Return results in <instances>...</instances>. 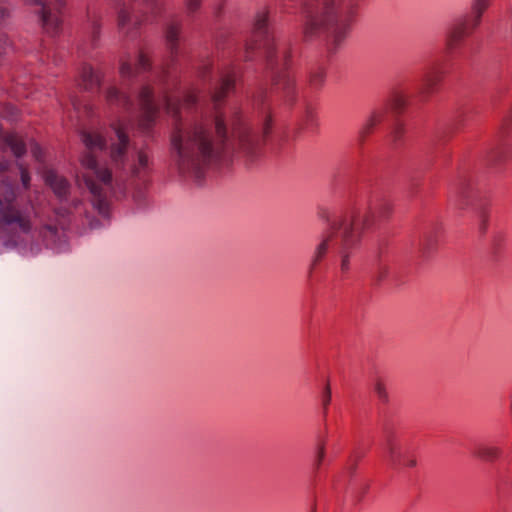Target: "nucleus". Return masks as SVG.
<instances>
[{"label": "nucleus", "mask_w": 512, "mask_h": 512, "mask_svg": "<svg viewBox=\"0 0 512 512\" xmlns=\"http://www.w3.org/2000/svg\"><path fill=\"white\" fill-rule=\"evenodd\" d=\"M490 0H475L472 6V11L469 16H467L456 32V37L458 39L468 35L471 33L481 21L482 14L489 6Z\"/></svg>", "instance_id": "obj_12"}, {"label": "nucleus", "mask_w": 512, "mask_h": 512, "mask_svg": "<svg viewBox=\"0 0 512 512\" xmlns=\"http://www.w3.org/2000/svg\"><path fill=\"white\" fill-rule=\"evenodd\" d=\"M150 68V61L142 51H138L135 57L126 55L120 60V76L123 87L137 79L142 72ZM176 82L169 83L163 73L157 87L142 85L134 104L123 91L116 86H111L106 92V103L110 107H116L132 114L146 123H153L160 114L161 109L174 118H181L182 110H190L197 105V95L193 90L175 92Z\"/></svg>", "instance_id": "obj_3"}, {"label": "nucleus", "mask_w": 512, "mask_h": 512, "mask_svg": "<svg viewBox=\"0 0 512 512\" xmlns=\"http://www.w3.org/2000/svg\"><path fill=\"white\" fill-rule=\"evenodd\" d=\"M470 191L471 183L466 179L459 180L453 188V193L455 197H458L463 200L469 197Z\"/></svg>", "instance_id": "obj_22"}, {"label": "nucleus", "mask_w": 512, "mask_h": 512, "mask_svg": "<svg viewBox=\"0 0 512 512\" xmlns=\"http://www.w3.org/2000/svg\"><path fill=\"white\" fill-rule=\"evenodd\" d=\"M331 401V390L329 384H327L324 388L323 395H322V404L324 408H327V406L330 404Z\"/></svg>", "instance_id": "obj_32"}, {"label": "nucleus", "mask_w": 512, "mask_h": 512, "mask_svg": "<svg viewBox=\"0 0 512 512\" xmlns=\"http://www.w3.org/2000/svg\"><path fill=\"white\" fill-rule=\"evenodd\" d=\"M101 19L102 16L99 12L88 11L86 31L92 47H95L100 39Z\"/></svg>", "instance_id": "obj_17"}, {"label": "nucleus", "mask_w": 512, "mask_h": 512, "mask_svg": "<svg viewBox=\"0 0 512 512\" xmlns=\"http://www.w3.org/2000/svg\"><path fill=\"white\" fill-rule=\"evenodd\" d=\"M381 125H395L394 114L391 115L388 104L375 107L367 115L363 128H375Z\"/></svg>", "instance_id": "obj_14"}, {"label": "nucleus", "mask_w": 512, "mask_h": 512, "mask_svg": "<svg viewBox=\"0 0 512 512\" xmlns=\"http://www.w3.org/2000/svg\"><path fill=\"white\" fill-rule=\"evenodd\" d=\"M427 241H428L427 246H428L429 248H430V247L433 245V243L435 242V240H430V239H429V240H427Z\"/></svg>", "instance_id": "obj_39"}, {"label": "nucleus", "mask_w": 512, "mask_h": 512, "mask_svg": "<svg viewBox=\"0 0 512 512\" xmlns=\"http://www.w3.org/2000/svg\"><path fill=\"white\" fill-rule=\"evenodd\" d=\"M324 457H325L324 444H319L318 450H317V455H316V465L317 466L321 465L322 461L324 460Z\"/></svg>", "instance_id": "obj_34"}, {"label": "nucleus", "mask_w": 512, "mask_h": 512, "mask_svg": "<svg viewBox=\"0 0 512 512\" xmlns=\"http://www.w3.org/2000/svg\"><path fill=\"white\" fill-rule=\"evenodd\" d=\"M509 158L508 152L500 150L494 155V161L496 164L505 162Z\"/></svg>", "instance_id": "obj_33"}, {"label": "nucleus", "mask_w": 512, "mask_h": 512, "mask_svg": "<svg viewBox=\"0 0 512 512\" xmlns=\"http://www.w3.org/2000/svg\"><path fill=\"white\" fill-rule=\"evenodd\" d=\"M70 105L73 109V113L76 118L83 119V118H90L94 115V108L93 106L88 103L86 100H82L78 98L77 96H70Z\"/></svg>", "instance_id": "obj_18"}, {"label": "nucleus", "mask_w": 512, "mask_h": 512, "mask_svg": "<svg viewBox=\"0 0 512 512\" xmlns=\"http://www.w3.org/2000/svg\"><path fill=\"white\" fill-rule=\"evenodd\" d=\"M21 112L13 104H4L0 108V116L6 120L8 124H16L21 118Z\"/></svg>", "instance_id": "obj_20"}, {"label": "nucleus", "mask_w": 512, "mask_h": 512, "mask_svg": "<svg viewBox=\"0 0 512 512\" xmlns=\"http://www.w3.org/2000/svg\"><path fill=\"white\" fill-rule=\"evenodd\" d=\"M463 116L462 115H456L454 116V119H453V122L451 123L452 125H461V124H464L463 120H462Z\"/></svg>", "instance_id": "obj_36"}, {"label": "nucleus", "mask_w": 512, "mask_h": 512, "mask_svg": "<svg viewBox=\"0 0 512 512\" xmlns=\"http://www.w3.org/2000/svg\"><path fill=\"white\" fill-rule=\"evenodd\" d=\"M0 147L18 158L25 154L27 149L23 138L14 130H0Z\"/></svg>", "instance_id": "obj_13"}, {"label": "nucleus", "mask_w": 512, "mask_h": 512, "mask_svg": "<svg viewBox=\"0 0 512 512\" xmlns=\"http://www.w3.org/2000/svg\"><path fill=\"white\" fill-rule=\"evenodd\" d=\"M212 62L210 59H204L198 66V75L203 80H211V108L205 113V117L210 118L217 129L227 128L228 125H237L240 118V112L233 110L230 113L229 120L220 111V106L226 95L235 87L236 71L233 65L222 63L217 67V73L212 79Z\"/></svg>", "instance_id": "obj_7"}, {"label": "nucleus", "mask_w": 512, "mask_h": 512, "mask_svg": "<svg viewBox=\"0 0 512 512\" xmlns=\"http://www.w3.org/2000/svg\"><path fill=\"white\" fill-rule=\"evenodd\" d=\"M291 141L287 130H173L170 156L182 178L200 182L234 158L252 164L266 150L282 149Z\"/></svg>", "instance_id": "obj_2"}, {"label": "nucleus", "mask_w": 512, "mask_h": 512, "mask_svg": "<svg viewBox=\"0 0 512 512\" xmlns=\"http://www.w3.org/2000/svg\"><path fill=\"white\" fill-rule=\"evenodd\" d=\"M156 16L161 11L162 0H130L129 2L117 3V29L124 40H134L138 36L140 26L149 18L140 14V7Z\"/></svg>", "instance_id": "obj_8"}, {"label": "nucleus", "mask_w": 512, "mask_h": 512, "mask_svg": "<svg viewBox=\"0 0 512 512\" xmlns=\"http://www.w3.org/2000/svg\"><path fill=\"white\" fill-rule=\"evenodd\" d=\"M82 139L88 152L81 158L85 172L77 176L76 182L79 188H87L90 203L70 201L68 180L47 169L43 173L44 181L54 192L60 206L52 211V216L46 218L45 208L41 207L38 198L36 203L29 200L22 205L18 188L5 178L0 183V230L12 227L26 233L32 228V219H38L43 225L41 234L46 245L61 253L68 250L66 229L72 219L86 215L88 205L100 216L108 217L112 199L126 193L128 180L130 186L139 185L132 197L142 206L152 163L148 147L131 145L126 130H110L105 135L101 130H83Z\"/></svg>", "instance_id": "obj_1"}, {"label": "nucleus", "mask_w": 512, "mask_h": 512, "mask_svg": "<svg viewBox=\"0 0 512 512\" xmlns=\"http://www.w3.org/2000/svg\"><path fill=\"white\" fill-rule=\"evenodd\" d=\"M100 75L90 65L84 64L80 72V85L85 90H90L93 87L99 86Z\"/></svg>", "instance_id": "obj_19"}, {"label": "nucleus", "mask_w": 512, "mask_h": 512, "mask_svg": "<svg viewBox=\"0 0 512 512\" xmlns=\"http://www.w3.org/2000/svg\"><path fill=\"white\" fill-rule=\"evenodd\" d=\"M253 33L255 43L246 44L243 59H251L250 50H263L267 69L270 71L276 91L287 105H293L297 99L295 80L285 72L289 51L284 43H276L270 30L269 11L261 8L255 15Z\"/></svg>", "instance_id": "obj_6"}, {"label": "nucleus", "mask_w": 512, "mask_h": 512, "mask_svg": "<svg viewBox=\"0 0 512 512\" xmlns=\"http://www.w3.org/2000/svg\"><path fill=\"white\" fill-rule=\"evenodd\" d=\"M25 2L34 7V11L48 35L55 36L60 33L65 0H25Z\"/></svg>", "instance_id": "obj_9"}, {"label": "nucleus", "mask_w": 512, "mask_h": 512, "mask_svg": "<svg viewBox=\"0 0 512 512\" xmlns=\"http://www.w3.org/2000/svg\"><path fill=\"white\" fill-rule=\"evenodd\" d=\"M503 125L509 127L512 125V103L502 116Z\"/></svg>", "instance_id": "obj_30"}, {"label": "nucleus", "mask_w": 512, "mask_h": 512, "mask_svg": "<svg viewBox=\"0 0 512 512\" xmlns=\"http://www.w3.org/2000/svg\"><path fill=\"white\" fill-rule=\"evenodd\" d=\"M392 205L386 198L375 196L365 202L356 203L345 210L338 219H331L328 209L321 208L319 217L328 223V228L316 246L312 256L309 272L331 252L340 257V270L343 275L350 271V257L357 249L361 234L378 219L387 217Z\"/></svg>", "instance_id": "obj_4"}, {"label": "nucleus", "mask_w": 512, "mask_h": 512, "mask_svg": "<svg viewBox=\"0 0 512 512\" xmlns=\"http://www.w3.org/2000/svg\"><path fill=\"white\" fill-rule=\"evenodd\" d=\"M264 118H265V125H264L263 128H270V125L272 124V121H271V116H270V114H268L267 111H265Z\"/></svg>", "instance_id": "obj_35"}, {"label": "nucleus", "mask_w": 512, "mask_h": 512, "mask_svg": "<svg viewBox=\"0 0 512 512\" xmlns=\"http://www.w3.org/2000/svg\"><path fill=\"white\" fill-rule=\"evenodd\" d=\"M441 79V72L437 69H430L423 75L420 94L425 101L436 91Z\"/></svg>", "instance_id": "obj_16"}, {"label": "nucleus", "mask_w": 512, "mask_h": 512, "mask_svg": "<svg viewBox=\"0 0 512 512\" xmlns=\"http://www.w3.org/2000/svg\"><path fill=\"white\" fill-rule=\"evenodd\" d=\"M474 453L481 459L493 460L498 457L499 450L493 446H480Z\"/></svg>", "instance_id": "obj_23"}, {"label": "nucleus", "mask_w": 512, "mask_h": 512, "mask_svg": "<svg viewBox=\"0 0 512 512\" xmlns=\"http://www.w3.org/2000/svg\"><path fill=\"white\" fill-rule=\"evenodd\" d=\"M385 449L387 458L393 466L412 468L416 465L415 456L403 450L391 434H387Z\"/></svg>", "instance_id": "obj_11"}, {"label": "nucleus", "mask_w": 512, "mask_h": 512, "mask_svg": "<svg viewBox=\"0 0 512 512\" xmlns=\"http://www.w3.org/2000/svg\"><path fill=\"white\" fill-rule=\"evenodd\" d=\"M504 242V235L501 233H497L493 236L492 239V248L494 250V253H498L501 249V246Z\"/></svg>", "instance_id": "obj_29"}, {"label": "nucleus", "mask_w": 512, "mask_h": 512, "mask_svg": "<svg viewBox=\"0 0 512 512\" xmlns=\"http://www.w3.org/2000/svg\"><path fill=\"white\" fill-rule=\"evenodd\" d=\"M184 4L187 14L193 15L200 9L202 5V0H184Z\"/></svg>", "instance_id": "obj_25"}, {"label": "nucleus", "mask_w": 512, "mask_h": 512, "mask_svg": "<svg viewBox=\"0 0 512 512\" xmlns=\"http://www.w3.org/2000/svg\"><path fill=\"white\" fill-rule=\"evenodd\" d=\"M325 70L323 67H315L309 73V86L311 89H320L325 82Z\"/></svg>", "instance_id": "obj_21"}, {"label": "nucleus", "mask_w": 512, "mask_h": 512, "mask_svg": "<svg viewBox=\"0 0 512 512\" xmlns=\"http://www.w3.org/2000/svg\"><path fill=\"white\" fill-rule=\"evenodd\" d=\"M267 95V91L264 87H259L257 93L254 96V101L256 104H263L264 99Z\"/></svg>", "instance_id": "obj_31"}, {"label": "nucleus", "mask_w": 512, "mask_h": 512, "mask_svg": "<svg viewBox=\"0 0 512 512\" xmlns=\"http://www.w3.org/2000/svg\"><path fill=\"white\" fill-rule=\"evenodd\" d=\"M19 169H20L22 185H23L24 189L27 190L29 188L30 180H31L30 173L28 171V168L23 165H19Z\"/></svg>", "instance_id": "obj_27"}, {"label": "nucleus", "mask_w": 512, "mask_h": 512, "mask_svg": "<svg viewBox=\"0 0 512 512\" xmlns=\"http://www.w3.org/2000/svg\"><path fill=\"white\" fill-rule=\"evenodd\" d=\"M30 150H31V153H32L33 157L37 161H39V162L43 161L44 151H43L42 147L39 144L32 142L30 144Z\"/></svg>", "instance_id": "obj_28"}, {"label": "nucleus", "mask_w": 512, "mask_h": 512, "mask_svg": "<svg viewBox=\"0 0 512 512\" xmlns=\"http://www.w3.org/2000/svg\"><path fill=\"white\" fill-rule=\"evenodd\" d=\"M480 229L482 232H485L487 229V219L485 216H483V218H482Z\"/></svg>", "instance_id": "obj_37"}, {"label": "nucleus", "mask_w": 512, "mask_h": 512, "mask_svg": "<svg viewBox=\"0 0 512 512\" xmlns=\"http://www.w3.org/2000/svg\"><path fill=\"white\" fill-rule=\"evenodd\" d=\"M374 391L381 402H388V392L386 390L384 382L381 379H378L375 382Z\"/></svg>", "instance_id": "obj_24"}, {"label": "nucleus", "mask_w": 512, "mask_h": 512, "mask_svg": "<svg viewBox=\"0 0 512 512\" xmlns=\"http://www.w3.org/2000/svg\"><path fill=\"white\" fill-rule=\"evenodd\" d=\"M409 103L410 96L404 90H392L387 104L394 114L397 128H403L411 124L408 119L409 115L406 113Z\"/></svg>", "instance_id": "obj_10"}, {"label": "nucleus", "mask_w": 512, "mask_h": 512, "mask_svg": "<svg viewBox=\"0 0 512 512\" xmlns=\"http://www.w3.org/2000/svg\"><path fill=\"white\" fill-rule=\"evenodd\" d=\"M7 169L6 162H0V173L4 172Z\"/></svg>", "instance_id": "obj_38"}, {"label": "nucleus", "mask_w": 512, "mask_h": 512, "mask_svg": "<svg viewBox=\"0 0 512 512\" xmlns=\"http://www.w3.org/2000/svg\"><path fill=\"white\" fill-rule=\"evenodd\" d=\"M182 24L179 21H170L165 27L166 48L173 60L179 55V43Z\"/></svg>", "instance_id": "obj_15"}, {"label": "nucleus", "mask_w": 512, "mask_h": 512, "mask_svg": "<svg viewBox=\"0 0 512 512\" xmlns=\"http://www.w3.org/2000/svg\"><path fill=\"white\" fill-rule=\"evenodd\" d=\"M303 38L312 41L322 35L326 46L335 53L347 38L353 16V0H302Z\"/></svg>", "instance_id": "obj_5"}, {"label": "nucleus", "mask_w": 512, "mask_h": 512, "mask_svg": "<svg viewBox=\"0 0 512 512\" xmlns=\"http://www.w3.org/2000/svg\"><path fill=\"white\" fill-rule=\"evenodd\" d=\"M10 16V9L8 6V0H0V26Z\"/></svg>", "instance_id": "obj_26"}]
</instances>
